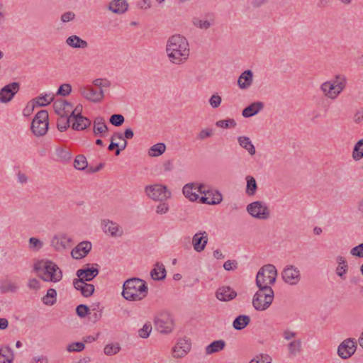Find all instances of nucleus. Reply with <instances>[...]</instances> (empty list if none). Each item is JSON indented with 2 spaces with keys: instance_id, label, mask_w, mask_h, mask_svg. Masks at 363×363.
Here are the masks:
<instances>
[{
  "instance_id": "10",
  "label": "nucleus",
  "mask_w": 363,
  "mask_h": 363,
  "mask_svg": "<svg viewBox=\"0 0 363 363\" xmlns=\"http://www.w3.org/2000/svg\"><path fill=\"white\" fill-rule=\"evenodd\" d=\"M200 194H203V196L199 199V201L201 203L217 205L223 200L222 194L218 191L210 189L204 184L203 187L200 190Z\"/></svg>"
},
{
  "instance_id": "44",
  "label": "nucleus",
  "mask_w": 363,
  "mask_h": 363,
  "mask_svg": "<svg viewBox=\"0 0 363 363\" xmlns=\"http://www.w3.org/2000/svg\"><path fill=\"white\" fill-rule=\"evenodd\" d=\"M289 352L292 355H296L301 350V341L300 340L291 342L289 345Z\"/></svg>"
},
{
  "instance_id": "1",
  "label": "nucleus",
  "mask_w": 363,
  "mask_h": 363,
  "mask_svg": "<svg viewBox=\"0 0 363 363\" xmlns=\"http://www.w3.org/2000/svg\"><path fill=\"white\" fill-rule=\"evenodd\" d=\"M165 52L169 61L174 65L185 63L190 55V46L186 37L174 34L166 42Z\"/></svg>"
},
{
  "instance_id": "39",
  "label": "nucleus",
  "mask_w": 363,
  "mask_h": 363,
  "mask_svg": "<svg viewBox=\"0 0 363 363\" xmlns=\"http://www.w3.org/2000/svg\"><path fill=\"white\" fill-rule=\"evenodd\" d=\"M57 121V129L63 132L67 130L68 127L70 125V123L72 122V118L70 115L69 116L61 115Z\"/></svg>"
},
{
  "instance_id": "55",
  "label": "nucleus",
  "mask_w": 363,
  "mask_h": 363,
  "mask_svg": "<svg viewBox=\"0 0 363 363\" xmlns=\"http://www.w3.org/2000/svg\"><path fill=\"white\" fill-rule=\"evenodd\" d=\"M213 129L211 128H205L202 129L197 135L198 140H205L208 138H210L213 135Z\"/></svg>"
},
{
  "instance_id": "28",
  "label": "nucleus",
  "mask_w": 363,
  "mask_h": 363,
  "mask_svg": "<svg viewBox=\"0 0 363 363\" xmlns=\"http://www.w3.org/2000/svg\"><path fill=\"white\" fill-rule=\"evenodd\" d=\"M128 4L125 0H113L108 6V9L117 14H122L128 9Z\"/></svg>"
},
{
  "instance_id": "23",
  "label": "nucleus",
  "mask_w": 363,
  "mask_h": 363,
  "mask_svg": "<svg viewBox=\"0 0 363 363\" xmlns=\"http://www.w3.org/2000/svg\"><path fill=\"white\" fill-rule=\"evenodd\" d=\"M70 242V238L61 234L54 236L51 240V244L57 250H63L69 246Z\"/></svg>"
},
{
  "instance_id": "9",
  "label": "nucleus",
  "mask_w": 363,
  "mask_h": 363,
  "mask_svg": "<svg viewBox=\"0 0 363 363\" xmlns=\"http://www.w3.org/2000/svg\"><path fill=\"white\" fill-rule=\"evenodd\" d=\"M48 129V113L45 110L38 111L33 119L31 130L36 136L44 135Z\"/></svg>"
},
{
  "instance_id": "49",
  "label": "nucleus",
  "mask_w": 363,
  "mask_h": 363,
  "mask_svg": "<svg viewBox=\"0 0 363 363\" xmlns=\"http://www.w3.org/2000/svg\"><path fill=\"white\" fill-rule=\"evenodd\" d=\"M72 91V86L69 84H63L61 86H60L57 91V95H60L62 96H66L69 95Z\"/></svg>"
},
{
  "instance_id": "14",
  "label": "nucleus",
  "mask_w": 363,
  "mask_h": 363,
  "mask_svg": "<svg viewBox=\"0 0 363 363\" xmlns=\"http://www.w3.org/2000/svg\"><path fill=\"white\" fill-rule=\"evenodd\" d=\"M79 92L86 99L97 103L104 97V91L102 90H94L91 86H83L79 88Z\"/></svg>"
},
{
  "instance_id": "4",
  "label": "nucleus",
  "mask_w": 363,
  "mask_h": 363,
  "mask_svg": "<svg viewBox=\"0 0 363 363\" xmlns=\"http://www.w3.org/2000/svg\"><path fill=\"white\" fill-rule=\"evenodd\" d=\"M34 269L38 272V277L45 281H59L62 273L57 264L51 261H39L34 264Z\"/></svg>"
},
{
  "instance_id": "54",
  "label": "nucleus",
  "mask_w": 363,
  "mask_h": 363,
  "mask_svg": "<svg viewBox=\"0 0 363 363\" xmlns=\"http://www.w3.org/2000/svg\"><path fill=\"white\" fill-rule=\"evenodd\" d=\"M89 311V308L84 304H80L76 308V313L80 318H84Z\"/></svg>"
},
{
  "instance_id": "64",
  "label": "nucleus",
  "mask_w": 363,
  "mask_h": 363,
  "mask_svg": "<svg viewBox=\"0 0 363 363\" xmlns=\"http://www.w3.org/2000/svg\"><path fill=\"white\" fill-rule=\"evenodd\" d=\"M354 122L356 123H360L363 121V108L357 110L354 115Z\"/></svg>"
},
{
  "instance_id": "26",
  "label": "nucleus",
  "mask_w": 363,
  "mask_h": 363,
  "mask_svg": "<svg viewBox=\"0 0 363 363\" xmlns=\"http://www.w3.org/2000/svg\"><path fill=\"white\" fill-rule=\"evenodd\" d=\"M93 131L95 135L103 137L108 132V127L102 117H96L94 121Z\"/></svg>"
},
{
  "instance_id": "60",
  "label": "nucleus",
  "mask_w": 363,
  "mask_h": 363,
  "mask_svg": "<svg viewBox=\"0 0 363 363\" xmlns=\"http://www.w3.org/2000/svg\"><path fill=\"white\" fill-rule=\"evenodd\" d=\"M29 245L30 247L34 250H39L43 247V242L35 238H30Z\"/></svg>"
},
{
  "instance_id": "40",
  "label": "nucleus",
  "mask_w": 363,
  "mask_h": 363,
  "mask_svg": "<svg viewBox=\"0 0 363 363\" xmlns=\"http://www.w3.org/2000/svg\"><path fill=\"white\" fill-rule=\"evenodd\" d=\"M57 292L54 289H49L45 296L43 297V302L48 306H52L56 303Z\"/></svg>"
},
{
  "instance_id": "22",
  "label": "nucleus",
  "mask_w": 363,
  "mask_h": 363,
  "mask_svg": "<svg viewBox=\"0 0 363 363\" xmlns=\"http://www.w3.org/2000/svg\"><path fill=\"white\" fill-rule=\"evenodd\" d=\"M216 296L220 301H229L237 296V292L230 286H222L217 290Z\"/></svg>"
},
{
  "instance_id": "41",
  "label": "nucleus",
  "mask_w": 363,
  "mask_h": 363,
  "mask_svg": "<svg viewBox=\"0 0 363 363\" xmlns=\"http://www.w3.org/2000/svg\"><path fill=\"white\" fill-rule=\"evenodd\" d=\"M56 155L57 157L63 162H69L72 157L71 151L69 149L64 147L57 148L56 150Z\"/></svg>"
},
{
  "instance_id": "34",
  "label": "nucleus",
  "mask_w": 363,
  "mask_h": 363,
  "mask_svg": "<svg viewBox=\"0 0 363 363\" xmlns=\"http://www.w3.org/2000/svg\"><path fill=\"white\" fill-rule=\"evenodd\" d=\"M192 23L196 28L203 30H207L213 25V20L212 18L207 19L194 18L192 20Z\"/></svg>"
},
{
  "instance_id": "3",
  "label": "nucleus",
  "mask_w": 363,
  "mask_h": 363,
  "mask_svg": "<svg viewBox=\"0 0 363 363\" xmlns=\"http://www.w3.org/2000/svg\"><path fill=\"white\" fill-rule=\"evenodd\" d=\"M347 84V79L346 76L342 74H337L330 80L322 83L320 86V90L326 98L335 100L345 89Z\"/></svg>"
},
{
  "instance_id": "29",
  "label": "nucleus",
  "mask_w": 363,
  "mask_h": 363,
  "mask_svg": "<svg viewBox=\"0 0 363 363\" xmlns=\"http://www.w3.org/2000/svg\"><path fill=\"white\" fill-rule=\"evenodd\" d=\"M238 142L240 147L246 150L250 155H254L255 154V147L249 137L239 136L238 138Z\"/></svg>"
},
{
  "instance_id": "47",
  "label": "nucleus",
  "mask_w": 363,
  "mask_h": 363,
  "mask_svg": "<svg viewBox=\"0 0 363 363\" xmlns=\"http://www.w3.org/2000/svg\"><path fill=\"white\" fill-rule=\"evenodd\" d=\"M152 331V325L150 323H146L143 327L138 330V335L141 338H147L149 337Z\"/></svg>"
},
{
  "instance_id": "38",
  "label": "nucleus",
  "mask_w": 363,
  "mask_h": 363,
  "mask_svg": "<svg viewBox=\"0 0 363 363\" xmlns=\"http://www.w3.org/2000/svg\"><path fill=\"white\" fill-rule=\"evenodd\" d=\"M352 159L359 161L363 158V138L359 140L354 145L352 152Z\"/></svg>"
},
{
  "instance_id": "45",
  "label": "nucleus",
  "mask_w": 363,
  "mask_h": 363,
  "mask_svg": "<svg viewBox=\"0 0 363 363\" xmlns=\"http://www.w3.org/2000/svg\"><path fill=\"white\" fill-rule=\"evenodd\" d=\"M65 106L67 105V101L63 99H60L54 101L53 103V108L55 112L59 115H63V112L65 111Z\"/></svg>"
},
{
  "instance_id": "58",
  "label": "nucleus",
  "mask_w": 363,
  "mask_h": 363,
  "mask_svg": "<svg viewBox=\"0 0 363 363\" xmlns=\"http://www.w3.org/2000/svg\"><path fill=\"white\" fill-rule=\"evenodd\" d=\"M350 253L353 256L363 257V243L353 247L351 250Z\"/></svg>"
},
{
  "instance_id": "12",
  "label": "nucleus",
  "mask_w": 363,
  "mask_h": 363,
  "mask_svg": "<svg viewBox=\"0 0 363 363\" xmlns=\"http://www.w3.org/2000/svg\"><path fill=\"white\" fill-rule=\"evenodd\" d=\"M20 89L18 82H11L0 89V103L7 104L10 102Z\"/></svg>"
},
{
  "instance_id": "35",
  "label": "nucleus",
  "mask_w": 363,
  "mask_h": 363,
  "mask_svg": "<svg viewBox=\"0 0 363 363\" xmlns=\"http://www.w3.org/2000/svg\"><path fill=\"white\" fill-rule=\"evenodd\" d=\"M54 98L55 96L52 93H46L36 97L34 101L38 106H45L50 104L54 100Z\"/></svg>"
},
{
  "instance_id": "7",
  "label": "nucleus",
  "mask_w": 363,
  "mask_h": 363,
  "mask_svg": "<svg viewBox=\"0 0 363 363\" xmlns=\"http://www.w3.org/2000/svg\"><path fill=\"white\" fill-rule=\"evenodd\" d=\"M145 193L149 199L161 202L170 199L172 196L171 191L167 186L161 184L147 185L145 187Z\"/></svg>"
},
{
  "instance_id": "30",
  "label": "nucleus",
  "mask_w": 363,
  "mask_h": 363,
  "mask_svg": "<svg viewBox=\"0 0 363 363\" xmlns=\"http://www.w3.org/2000/svg\"><path fill=\"white\" fill-rule=\"evenodd\" d=\"M250 323V317L247 315H240L235 318L233 323V327L237 330L244 329Z\"/></svg>"
},
{
  "instance_id": "63",
  "label": "nucleus",
  "mask_w": 363,
  "mask_h": 363,
  "mask_svg": "<svg viewBox=\"0 0 363 363\" xmlns=\"http://www.w3.org/2000/svg\"><path fill=\"white\" fill-rule=\"evenodd\" d=\"M223 268L227 270H234L238 268V262L235 260H227L224 264Z\"/></svg>"
},
{
  "instance_id": "51",
  "label": "nucleus",
  "mask_w": 363,
  "mask_h": 363,
  "mask_svg": "<svg viewBox=\"0 0 363 363\" xmlns=\"http://www.w3.org/2000/svg\"><path fill=\"white\" fill-rule=\"evenodd\" d=\"M124 117L121 114H113L111 116L109 121L115 126H120L124 122Z\"/></svg>"
},
{
  "instance_id": "24",
  "label": "nucleus",
  "mask_w": 363,
  "mask_h": 363,
  "mask_svg": "<svg viewBox=\"0 0 363 363\" xmlns=\"http://www.w3.org/2000/svg\"><path fill=\"white\" fill-rule=\"evenodd\" d=\"M264 106V103L261 101L253 102L242 110V114L245 118L252 117L261 111Z\"/></svg>"
},
{
  "instance_id": "59",
  "label": "nucleus",
  "mask_w": 363,
  "mask_h": 363,
  "mask_svg": "<svg viewBox=\"0 0 363 363\" xmlns=\"http://www.w3.org/2000/svg\"><path fill=\"white\" fill-rule=\"evenodd\" d=\"M75 18V14L72 11H67L61 15L60 20L62 23H68Z\"/></svg>"
},
{
  "instance_id": "33",
  "label": "nucleus",
  "mask_w": 363,
  "mask_h": 363,
  "mask_svg": "<svg viewBox=\"0 0 363 363\" xmlns=\"http://www.w3.org/2000/svg\"><path fill=\"white\" fill-rule=\"evenodd\" d=\"M13 359V350L9 346L0 349V363H12Z\"/></svg>"
},
{
  "instance_id": "56",
  "label": "nucleus",
  "mask_w": 363,
  "mask_h": 363,
  "mask_svg": "<svg viewBox=\"0 0 363 363\" xmlns=\"http://www.w3.org/2000/svg\"><path fill=\"white\" fill-rule=\"evenodd\" d=\"M104 233L113 238L121 236L123 234V228H106Z\"/></svg>"
},
{
  "instance_id": "61",
  "label": "nucleus",
  "mask_w": 363,
  "mask_h": 363,
  "mask_svg": "<svg viewBox=\"0 0 363 363\" xmlns=\"http://www.w3.org/2000/svg\"><path fill=\"white\" fill-rule=\"evenodd\" d=\"M84 286L85 287L84 288L82 296L84 297H89L91 296L94 291V286L91 284H87L86 282Z\"/></svg>"
},
{
  "instance_id": "8",
  "label": "nucleus",
  "mask_w": 363,
  "mask_h": 363,
  "mask_svg": "<svg viewBox=\"0 0 363 363\" xmlns=\"http://www.w3.org/2000/svg\"><path fill=\"white\" fill-rule=\"evenodd\" d=\"M155 329L162 334L172 333L174 327V322L172 315L167 311L159 313L154 319Z\"/></svg>"
},
{
  "instance_id": "6",
  "label": "nucleus",
  "mask_w": 363,
  "mask_h": 363,
  "mask_svg": "<svg viewBox=\"0 0 363 363\" xmlns=\"http://www.w3.org/2000/svg\"><path fill=\"white\" fill-rule=\"evenodd\" d=\"M277 272L272 264H266L260 268L256 277L257 286H270L276 281Z\"/></svg>"
},
{
  "instance_id": "21",
  "label": "nucleus",
  "mask_w": 363,
  "mask_h": 363,
  "mask_svg": "<svg viewBox=\"0 0 363 363\" xmlns=\"http://www.w3.org/2000/svg\"><path fill=\"white\" fill-rule=\"evenodd\" d=\"M253 83V72L250 70L244 71L238 77V85L240 89H249Z\"/></svg>"
},
{
  "instance_id": "32",
  "label": "nucleus",
  "mask_w": 363,
  "mask_h": 363,
  "mask_svg": "<svg viewBox=\"0 0 363 363\" xmlns=\"http://www.w3.org/2000/svg\"><path fill=\"white\" fill-rule=\"evenodd\" d=\"M225 347V342L222 340H215L206 347V353L211 354L223 350Z\"/></svg>"
},
{
  "instance_id": "13",
  "label": "nucleus",
  "mask_w": 363,
  "mask_h": 363,
  "mask_svg": "<svg viewBox=\"0 0 363 363\" xmlns=\"http://www.w3.org/2000/svg\"><path fill=\"white\" fill-rule=\"evenodd\" d=\"M357 342L354 339L347 338L337 348V354L342 359L350 357L356 351Z\"/></svg>"
},
{
  "instance_id": "18",
  "label": "nucleus",
  "mask_w": 363,
  "mask_h": 363,
  "mask_svg": "<svg viewBox=\"0 0 363 363\" xmlns=\"http://www.w3.org/2000/svg\"><path fill=\"white\" fill-rule=\"evenodd\" d=\"M92 245L89 241H82L79 242L71 252L74 259H79L85 257L91 251Z\"/></svg>"
},
{
  "instance_id": "11",
  "label": "nucleus",
  "mask_w": 363,
  "mask_h": 363,
  "mask_svg": "<svg viewBox=\"0 0 363 363\" xmlns=\"http://www.w3.org/2000/svg\"><path fill=\"white\" fill-rule=\"evenodd\" d=\"M247 210L252 216L259 219H267L270 214L268 206L261 201L251 203L247 206Z\"/></svg>"
},
{
  "instance_id": "19",
  "label": "nucleus",
  "mask_w": 363,
  "mask_h": 363,
  "mask_svg": "<svg viewBox=\"0 0 363 363\" xmlns=\"http://www.w3.org/2000/svg\"><path fill=\"white\" fill-rule=\"evenodd\" d=\"M191 349V342L189 340H180L172 348V355L175 358L185 356Z\"/></svg>"
},
{
  "instance_id": "27",
  "label": "nucleus",
  "mask_w": 363,
  "mask_h": 363,
  "mask_svg": "<svg viewBox=\"0 0 363 363\" xmlns=\"http://www.w3.org/2000/svg\"><path fill=\"white\" fill-rule=\"evenodd\" d=\"M66 43L72 48L84 49L88 47V43L76 35L69 36L66 39Z\"/></svg>"
},
{
  "instance_id": "31",
  "label": "nucleus",
  "mask_w": 363,
  "mask_h": 363,
  "mask_svg": "<svg viewBox=\"0 0 363 363\" xmlns=\"http://www.w3.org/2000/svg\"><path fill=\"white\" fill-rule=\"evenodd\" d=\"M150 276L154 280H163L166 277V269L164 265L156 263L155 268L150 272Z\"/></svg>"
},
{
  "instance_id": "53",
  "label": "nucleus",
  "mask_w": 363,
  "mask_h": 363,
  "mask_svg": "<svg viewBox=\"0 0 363 363\" xmlns=\"http://www.w3.org/2000/svg\"><path fill=\"white\" fill-rule=\"evenodd\" d=\"M120 350V347L118 345H115L113 344L107 345L104 347V353L106 355H112L118 353Z\"/></svg>"
},
{
  "instance_id": "52",
  "label": "nucleus",
  "mask_w": 363,
  "mask_h": 363,
  "mask_svg": "<svg viewBox=\"0 0 363 363\" xmlns=\"http://www.w3.org/2000/svg\"><path fill=\"white\" fill-rule=\"evenodd\" d=\"M85 347V345L83 342H73L68 345L67 350L69 352H81Z\"/></svg>"
},
{
  "instance_id": "46",
  "label": "nucleus",
  "mask_w": 363,
  "mask_h": 363,
  "mask_svg": "<svg viewBox=\"0 0 363 363\" xmlns=\"http://www.w3.org/2000/svg\"><path fill=\"white\" fill-rule=\"evenodd\" d=\"M216 125L223 128H234L236 125V122L233 118L220 120L216 123Z\"/></svg>"
},
{
  "instance_id": "5",
  "label": "nucleus",
  "mask_w": 363,
  "mask_h": 363,
  "mask_svg": "<svg viewBox=\"0 0 363 363\" xmlns=\"http://www.w3.org/2000/svg\"><path fill=\"white\" fill-rule=\"evenodd\" d=\"M259 290L252 298L253 307L257 311H264L272 304L274 299V291L271 286H257Z\"/></svg>"
},
{
  "instance_id": "50",
  "label": "nucleus",
  "mask_w": 363,
  "mask_h": 363,
  "mask_svg": "<svg viewBox=\"0 0 363 363\" xmlns=\"http://www.w3.org/2000/svg\"><path fill=\"white\" fill-rule=\"evenodd\" d=\"M271 357L267 354H259L253 358L250 363H271Z\"/></svg>"
},
{
  "instance_id": "48",
  "label": "nucleus",
  "mask_w": 363,
  "mask_h": 363,
  "mask_svg": "<svg viewBox=\"0 0 363 363\" xmlns=\"http://www.w3.org/2000/svg\"><path fill=\"white\" fill-rule=\"evenodd\" d=\"M93 84L99 89V90L104 91V88H108L111 86V82L106 79H96L94 80Z\"/></svg>"
},
{
  "instance_id": "20",
  "label": "nucleus",
  "mask_w": 363,
  "mask_h": 363,
  "mask_svg": "<svg viewBox=\"0 0 363 363\" xmlns=\"http://www.w3.org/2000/svg\"><path fill=\"white\" fill-rule=\"evenodd\" d=\"M207 242L208 235L205 231L196 233L192 239L194 248L198 252L204 250Z\"/></svg>"
},
{
  "instance_id": "37",
  "label": "nucleus",
  "mask_w": 363,
  "mask_h": 363,
  "mask_svg": "<svg viewBox=\"0 0 363 363\" xmlns=\"http://www.w3.org/2000/svg\"><path fill=\"white\" fill-rule=\"evenodd\" d=\"M337 262L338 263V266L336 269V273L339 277L345 279L344 275L348 270L347 263L345 259L342 256H338L337 257Z\"/></svg>"
},
{
  "instance_id": "25",
  "label": "nucleus",
  "mask_w": 363,
  "mask_h": 363,
  "mask_svg": "<svg viewBox=\"0 0 363 363\" xmlns=\"http://www.w3.org/2000/svg\"><path fill=\"white\" fill-rule=\"evenodd\" d=\"M99 269L97 268H86L80 269L77 271V276L85 281H90L94 279L99 274Z\"/></svg>"
},
{
  "instance_id": "43",
  "label": "nucleus",
  "mask_w": 363,
  "mask_h": 363,
  "mask_svg": "<svg viewBox=\"0 0 363 363\" xmlns=\"http://www.w3.org/2000/svg\"><path fill=\"white\" fill-rule=\"evenodd\" d=\"M88 162L83 155H77L74 160V167L78 170H84L87 167Z\"/></svg>"
},
{
  "instance_id": "36",
  "label": "nucleus",
  "mask_w": 363,
  "mask_h": 363,
  "mask_svg": "<svg viewBox=\"0 0 363 363\" xmlns=\"http://www.w3.org/2000/svg\"><path fill=\"white\" fill-rule=\"evenodd\" d=\"M166 150V145L162 143H157L152 145L148 150V155L152 157L162 155Z\"/></svg>"
},
{
  "instance_id": "15",
  "label": "nucleus",
  "mask_w": 363,
  "mask_h": 363,
  "mask_svg": "<svg viewBox=\"0 0 363 363\" xmlns=\"http://www.w3.org/2000/svg\"><path fill=\"white\" fill-rule=\"evenodd\" d=\"M78 108H76L70 114L72 118V128L76 130H82L89 127L91 121L89 118L84 117L79 112H77Z\"/></svg>"
},
{
  "instance_id": "57",
  "label": "nucleus",
  "mask_w": 363,
  "mask_h": 363,
  "mask_svg": "<svg viewBox=\"0 0 363 363\" xmlns=\"http://www.w3.org/2000/svg\"><path fill=\"white\" fill-rule=\"evenodd\" d=\"M221 101V97L217 94H213L209 99V104L213 108H218L220 105Z\"/></svg>"
},
{
  "instance_id": "42",
  "label": "nucleus",
  "mask_w": 363,
  "mask_h": 363,
  "mask_svg": "<svg viewBox=\"0 0 363 363\" xmlns=\"http://www.w3.org/2000/svg\"><path fill=\"white\" fill-rule=\"evenodd\" d=\"M247 180V187H246V193L250 195H254L256 192L257 189V183L255 178L252 176H247L246 177Z\"/></svg>"
},
{
  "instance_id": "62",
  "label": "nucleus",
  "mask_w": 363,
  "mask_h": 363,
  "mask_svg": "<svg viewBox=\"0 0 363 363\" xmlns=\"http://www.w3.org/2000/svg\"><path fill=\"white\" fill-rule=\"evenodd\" d=\"M86 281H83L82 279H75L73 281L74 287L77 289L81 291V294H82L84 288L85 287Z\"/></svg>"
},
{
  "instance_id": "17",
  "label": "nucleus",
  "mask_w": 363,
  "mask_h": 363,
  "mask_svg": "<svg viewBox=\"0 0 363 363\" xmlns=\"http://www.w3.org/2000/svg\"><path fill=\"white\" fill-rule=\"evenodd\" d=\"M203 187V184L200 183H189L184 186L182 189L183 194L186 198L191 201H195L200 199L197 192L200 193V190Z\"/></svg>"
},
{
  "instance_id": "2",
  "label": "nucleus",
  "mask_w": 363,
  "mask_h": 363,
  "mask_svg": "<svg viewBox=\"0 0 363 363\" xmlns=\"http://www.w3.org/2000/svg\"><path fill=\"white\" fill-rule=\"evenodd\" d=\"M147 285L141 279L130 278L123 284L122 296L128 301H141L147 296Z\"/></svg>"
},
{
  "instance_id": "16",
  "label": "nucleus",
  "mask_w": 363,
  "mask_h": 363,
  "mask_svg": "<svg viewBox=\"0 0 363 363\" xmlns=\"http://www.w3.org/2000/svg\"><path fill=\"white\" fill-rule=\"evenodd\" d=\"M282 278L286 283L290 285L297 284L301 278L300 272L294 266H288L282 272Z\"/></svg>"
}]
</instances>
